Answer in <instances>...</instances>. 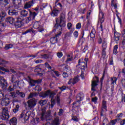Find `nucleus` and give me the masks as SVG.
Wrapping results in <instances>:
<instances>
[{
	"instance_id": "nucleus-1",
	"label": "nucleus",
	"mask_w": 125,
	"mask_h": 125,
	"mask_svg": "<svg viewBox=\"0 0 125 125\" xmlns=\"http://www.w3.org/2000/svg\"><path fill=\"white\" fill-rule=\"evenodd\" d=\"M0 119L2 121H7L9 119V114H8V109L7 107L2 108V114L0 115Z\"/></svg>"
},
{
	"instance_id": "nucleus-2",
	"label": "nucleus",
	"mask_w": 125,
	"mask_h": 125,
	"mask_svg": "<svg viewBox=\"0 0 125 125\" xmlns=\"http://www.w3.org/2000/svg\"><path fill=\"white\" fill-rule=\"evenodd\" d=\"M3 98H4V94L2 93V91L1 90H0V100H1V105L2 106H7V105H9L10 102H9V100H8V99H3Z\"/></svg>"
},
{
	"instance_id": "nucleus-3",
	"label": "nucleus",
	"mask_w": 125,
	"mask_h": 125,
	"mask_svg": "<svg viewBox=\"0 0 125 125\" xmlns=\"http://www.w3.org/2000/svg\"><path fill=\"white\" fill-rule=\"evenodd\" d=\"M56 102H57V106H60L61 105V104H60V97H59L58 95H57L56 100L53 99H51V104H50V108H53Z\"/></svg>"
},
{
	"instance_id": "nucleus-4",
	"label": "nucleus",
	"mask_w": 125,
	"mask_h": 125,
	"mask_svg": "<svg viewBox=\"0 0 125 125\" xmlns=\"http://www.w3.org/2000/svg\"><path fill=\"white\" fill-rule=\"evenodd\" d=\"M24 25L23 22V18L22 17H19L16 18V21L15 22V26L16 28H21Z\"/></svg>"
},
{
	"instance_id": "nucleus-5",
	"label": "nucleus",
	"mask_w": 125,
	"mask_h": 125,
	"mask_svg": "<svg viewBox=\"0 0 125 125\" xmlns=\"http://www.w3.org/2000/svg\"><path fill=\"white\" fill-rule=\"evenodd\" d=\"M98 83H99V78L97 76H95L93 78V81H92L91 84V90L93 91H95V87L98 85Z\"/></svg>"
},
{
	"instance_id": "nucleus-6",
	"label": "nucleus",
	"mask_w": 125,
	"mask_h": 125,
	"mask_svg": "<svg viewBox=\"0 0 125 125\" xmlns=\"http://www.w3.org/2000/svg\"><path fill=\"white\" fill-rule=\"evenodd\" d=\"M77 101L76 102H74L72 104L75 107H80V102L83 99V94L79 93L76 96ZM79 103V104H76L77 103Z\"/></svg>"
},
{
	"instance_id": "nucleus-7",
	"label": "nucleus",
	"mask_w": 125,
	"mask_h": 125,
	"mask_svg": "<svg viewBox=\"0 0 125 125\" xmlns=\"http://www.w3.org/2000/svg\"><path fill=\"white\" fill-rule=\"evenodd\" d=\"M38 102V100L32 98L29 100H28L27 102L28 104V106L30 109H32V108H34L36 105H37V103Z\"/></svg>"
},
{
	"instance_id": "nucleus-8",
	"label": "nucleus",
	"mask_w": 125,
	"mask_h": 125,
	"mask_svg": "<svg viewBox=\"0 0 125 125\" xmlns=\"http://www.w3.org/2000/svg\"><path fill=\"white\" fill-rule=\"evenodd\" d=\"M33 28L36 30H38L40 33L44 31L42 26L41 25V22L39 21H36L34 23Z\"/></svg>"
},
{
	"instance_id": "nucleus-9",
	"label": "nucleus",
	"mask_w": 125,
	"mask_h": 125,
	"mask_svg": "<svg viewBox=\"0 0 125 125\" xmlns=\"http://www.w3.org/2000/svg\"><path fill=\"white\" fill-rule=\"evenodd\" d=\"M16 78H17V76L16 75H12L11 77V82L14 83H17L18 86L19 87H21V86H23V83L19 81L16 80ZM22 84V85H21Z\"/></svg>"
},
{
	"instance_id": "nucleus-10",
	"label": "nucleus",
	"mask_w": 125,
	"mask_h": 125,
	"mask_svg": "<svg viewBox=\"0 0 125 125\" xmlns=\"http://www.w3.org/2000/svg\"><path fill=\"white\" fill-rule=\"evenodd\" d=\"M56 23L55 25V28L59 30V32L62 33V29L63 27H65V26H63V23H60V22H59V19L58 18L56 19Z\"/></svg>"
},
{
	"instance_id": "nucleus-11",
	"label": "nucleus",
	"mask_w": 125,
	"mask_h": 125,
	"mask_svg": "<svg viewBox=\"0 0 125 125\" xmlns=\"http://www.w3.org/2000/svg\"><path fill=\"white\" fill-rule=\"evenodd\" d=\"M59 23L62 24V26H66V16L63 13H62L60 15Z\"/></svg>"
},
{
	"instance_id": "nucleus-12",
	"label": "nucleus",
	"mask_w": 125,
	"mask_h": 125,
	"mask_svg": "<svg viewBox=\"0 0 125 125\" xmlns=\"http://www.w3.org/2000/svg\"><path fill=\"white\" fill-rule=\"evenodd\" d=\"M44 67V65L43 64L38 65L35 67L34 72H35V73H37V74H41V73L43 71Z\"/></svg>"
},
{
	"instance_id": "nucleus-13",
	"label": "nucleus",
	"mask_w": 125,
	"mask_h": 125,
	"mask_svg": "<svg viewBox=\"0 0 125 125\" xmlns=\"http://www.w3.org/2000/svg\"><path fill=\"white\" fill-rule=\"evenodd\" d=\"M12 2L16 8H19L22 5V0H12Z\"/></svg>"
},
{
	"instance_id": "nucleus-14",
	"label": "nucleus",
	"mask_w": 125,
	"mask_h": 125,
	"mask_svg": "<svg viewBox=\"0 0 125 125\" xmlns=\"http://www.w3.org/2000/svg\"><path fill=\"white\" fill-rule=\"evenodd\" d=\"M49 116H50V111H49L47 114H45V112H42L41 117V121L49 120Z\"/></svg>"
},
{
	"instance_id": "nucleus-15",
	"label": "nucleus",
	"mask_w": 125,
	"mask_h": 125,
	"mask_svg": "<svg viewBox=\"0 0 125 125\" xmlns=\"http://www.w3.org/2000/svg\"><path fill=\"white\" fill-rule=\"evenodd\" d=\"M8 14L10 16H17L18 15V12L14 9H10L8 11Z\"/></svg>"
},
{
	"instance_id": "nucleus-16",
	"label": "nucleus",
	"mask_w": 125,
	"mask_h": 125,
	"mask_svg": "<svg viewBox=\"0 0 125 125\" xmlns=\"http://www.w3.org/2000/svg\"><path fill=\"white\" fill-rule=\"evenodd\" d=\"M49 90H47L45 92H42L40 93V97H42V98H46V97H48L49 96Z\"/></svg>"
},
{
	"instance_id": "nucleus-17",
	"label": "nucleus",
	"mask_w": 125,
	"mask_h": 125,
	"mask_svg": "<svg viewBox=\"0 0 125 125\" xmlns=\"http://www.w3.org/2000/svg\"><path fill=\"white\" fill-rule=\"evenodd\" d=\"M16 97V94H15V92H11L8 94V97L7 98L8 100L9 101H13L14 100V98Z\"/></svg>"
},
{
	"instance_id": "nucleus-18",
	"label": "nucleus",
	"mask_w": 125,
	"mask_h": 125,
	"mask_svg": "<svg viewBox=\"0 0 125 125\" xmlns=\"http://www.w3.org/2000/svg\"><path fill=\"white\" fill-rule=\"evenodd\" d=\"M80 79H79V77H76L72 79L69 80L68 84H71V83L72 84H76V83H78Z\"/></svg>"
},
{
	"instance_id": "nucleus-19",
	"label": "nucleus",
	"mask_w": 125,
	"mask_h": 125,
	"mask_svg": "<svg viewBox=\"0 0 125 125\" xmlns=\"http://www.w3.org/2000/svg\"><path fill=\"white\" fill-rule=\"evenodd\" d=\"M9 124L10 125H17V118H16V117L12 118L10 120Z\"/></svg>"
},
{
	"instance_id": "nucleus-20",
	"label": "nucleus",
	"mask_w": 125,
	"mask_h": 125,
	"mask_svg": "<svg viewBox=\"0 0 125 125\" xmlns=\"http://www.w3.org/2000/svg\"><path fill=\"white\" fill-rule=\"evenodd\" d=\"M33 4H34V0H31V1L26 2V3L24 5V8H30V7L33 6Z\"/></svg>"
},
{
	"instance_id": "nucleus-21",
	"label": "nucleus",
	"mask_w": 125,
	"mask_h": 125,
	"mask_svg": "<svg viewBox=\"0 0 125 125\" xmlns=\"http://www.w3.org/2000/svg\"><path fill=\"white\" fill-rule=\"evenodd\" d=\"M27 82L30 86H35V85H36L35 80L31 79L30 77H28V80H27Z\"/></svg>"
},
{
	"instance_id": "nucleus-22",
	"label": "nucleus",
	"mask_w": 125,
	"mask_h": 125,
	"mask_svg": "<svg viewBox=\"0 0 125 125\" xmlns=\"http://www.w3.org/2000/svg\"><path fill=\"white\" fill-rule=\"evenodd\" d=\"M29 18H30L32 20H34L37 16V14L35 12H32L31 11H29Z\"/></svg>"
},
{
	"instance_id": "nucleus-23",
	"label": "nucleus",
	"mask_w": 125,
	"mask_h": 125,
	"mask_svg": "<svg viewBox=\"0 0 125 125\" xmlns=\"http://www.w3.org/2000/svg\"><path fill=\"white\" fill-rule=\"evenodd\" d=\"M28 14H29V11L26 10H22L21 11V15L22 16V17H27Z\"/></svg>"
},
{
	"instance_id": "nucleus-24",
	"label": "nucleus",
	"mask_w": 125,
	"mask_h": 125,
	"mask_svg": "<svg viewBox=\"0 0 125 125\" xmlns=\"http://www.w3.org/2000/svg\"><path fill=\"white\" fill-rule=\"evenodd\" d=\"M8 3V0H0V5L1 6H6Z\"/></svg>"
},
{
	"instance_id": "nucleus-25",
	"label": "nucleus",
	"mask_w": 125,
	"mask_h": 125,
	"mask_svg": "<svg viewBox=\"0 0 125 125\" xmlns=\"http://www.w3.org/2000/svg\"><path fill=\"white\" fill-rule=\"evenodd\" d=\"M5 21L7 22V23H9V24H13V22H14V18L9 17L6 19Z\"/></svg>"
},
{
	"instance_id": "nucleus-26",
	"label": "nucleus",
	"mask_w": 125,
	"mask_h": 125,
	"mask_svg": "<svg viewBox=\"0 0 125 125\" xmlns=\"http://www.w3.org/2000/svg\"><path fill=\"white\" fill-rule=\"evenodd\" d=\"M59 14V10H57V9H55L53 10L51 15V16H53V17H54V16H58Z\"/></svg>"
},
{
	"instance_id": "nucleus-27",
	"label": "nucleus",
	"mask_w": 125,
	"mask_h": 125,
	"mask_svg": "<svg viewBox=\"0 0 125 125\" xmlns=\"http://www.w3.org/2000/svg\"><path fill=\"white\" fill-rule=\"evenodd\" d=\"M6 16V13L2 12L0 14V22H2L4 20V17Z\"/></svg>"
},
{
	"instance_id": "nucleus-28",
	"label": "nucleus",
	"mask_w": 125,
	"mask_h": 125,
	"mask_svg": "<svg viewBox=\"0 0 125 125\" xmlns=\"http://www.w3.org/2000/svg\"><path fill=\"white\" fill-rule=\"evenodd\" d=\"M56 90L51 91V90H49V96L51 98V99H53L54 95H56Z\"/></svg>"
},
{
	"instance_id": "nucleus-29",
	"label": "nucleus",
	"mask_w": 125,
	"mask_h": 125,
	"mask_svg": "<svg viewBox=\"0 0 125 125\" xmlns=\"http://www.w3.org/2000/svg\"><path fill=\"white\" fill-rule=\"evenodd\" d=\"M16 93L18 95H19L20 97H21V98H24L25 96H26V94H25L24 92H20V90H17Z\"/></svg>"
},
{
	"instance_id": "nucleus-30",
	"label": "nucleus",
	"mask_w": 125,
	"mask_h": 125,
	"mask_svg": "<svg viewBox=\"0 0 125 125\" xmlns=\"http://www.w3.org/2000/svg\"><path fill=\"white\" fill-rule=\"evenodd\" d=\"M81 66V71L83 72V71H85V69H86V63L84 62H82L80 64Z\"/></svg>"
},
{
	"instance_id": "nucleus-31",
	"label": "nucleus",
	"mask_w": 125,
	"mask_h": 125,
	"mask_svg": "<svg viewBox=\"0 0 125 125\" xmlns=\"http://www.w3.org/2000/svg\"><path fill=\"white\" fill-rule=\"evenodd\" d=\"M53 125H60V123L59 122V117H56L53 121Z\"/></svg>"
},
{
	"instance_id": "nucleus-32",
	"label": "nucleus",
	"mask_w": 125,
	"mask_h": 125,
	"mask_svg": "<svg viewBox=\"0 0 125 125\" xmlns=\"http://www.w3.org/2000/svg\"><path fill=\"white\" fill-rule=\"evenodd\" d=\"M0 70H1L2 71H4V72H11V73H15V71H14V70L13 69H6L5 68H4V67H2V66H0Z\"/></svg>"
},
{
	"instance_id": "nucleus-33",
	"label": "nucleus",
	"mask_w": 125,
	"mask_h": 125,
	"mask_svg": "<svg viewBox=\"0 0 125 125\" xmlns=\"http://www.w3.org/2000/svg\"><path fill=\"white\" fill-rule=\"evenodd\" d=\"M85 9L86 8L83 7V5H81L79 7V11L81 12L83 14H84V12H85Z\"/></svg>"
},
{
	"instance_id": "nucleus-34",
	"label": "nucleus",
	"mask_w": 125,
	"mask_h": 125,
	"mask_svg": "<svg viewBox=\"0 0 125 125\" xmlns=\"http://www.w3.org/2000/svg\"><path fill=\"white\" fill-rule=\"evenodd\" d=\"M58 41V40L55 38V37H52L50 39V42L51 43H52V44H54L55 43H56Z\"/></svg>"
},
{
	"instance_id": "nucleus-35",
	"label": "nucleus",
	"mask_w": 125,
	"mask_h": 125,
	"mask_svg": "<svg viewBox=\"0 0 125 125\" xmlns=\"http://www.w3.org/2000/svg\"><path fill=\"white\" fill-rule=\"evenodd\" d=\"M0 86L2 89H5L7 87V83L6 81L0 83Z\"/></svg>"
},
{
	"instance_id": "nucleus-36",
	"label": "nucleus",
	"mask_w": 125,
	"mask_h": 125,
	"mask_svg": "<svg viewBox=\"0 0 125 125\" xmlns=\"http://www.w3.org/2000/svg\"><path fill=\"white\" fill-rule=\"evenodd\" d=\"M38 95H39V94H38V93H37L36 92L30 93L29 95L28 96V99H29V98H33L34 97H37V96H38Z\"/></svg>"
},
{
	"instance_id": "nucleus-37",
	"label": "nucleus",
	"mask_w": 125,
	"mask_h": 125,
	"mask_svg": "<svg viewBox=\"0 0 125 125\" xmlns=\"http://www.w3.org/2000/svg\"><path fill=\"white\" fill-rule=\"evenodd\" d=\"M111 84H115L117 83V81H118V78L116 77H111L110 78Z\"/></svg>"
},
{
	"instance_id": "nucleus-38",
	"label": "nucleus",
	"mask_w": 125,
	"mask_h": 125,
	"mask_svg": "<svg viewBox=\"0 0 125 125\" xmlns=\"http://www.w3.org/2000/svg\"><path fill=\"white\" fill-rule=\"evenodd\" d=\"M95 34H96V31H95L94 29L92 30L90 33V38L94 39V38H95Z\"/></svg>"
},
{
	"instance_id": "nucleus-39",
	"label": "nucleus",
	"mask_w": 125,
	"mask_h": 125,
	"mask_svg": "<svg viewBox=\"0 0 125 125\" xmlns=\"http://www.w3.org/2000/svg\"><path fill=\"white\" fill-rule=\"evenodd\" d=\"M39 103L41 106H43L47 103V101L46 100H41Z\"/></svg>"
},
{
	"instance_id": "nucleus-40",
	"label": "nucleus",
	"mask_w": 125,
	"mask_h": 125,
	"mask_svg": "<svg viewBox=\"0 0 125 125\" xmlns=\"http://www.w3.org/2000/svg\"><path fill=\"white\" fill-rule=\"evenodd\" d=\"M103 108L107 111V102L103 101L102 103Z\"/></svg>"
},
{
	"instance_id": "nucleus-41",
	"label": "nucleus",
	"mask_w": 125,
	"mask_h": 125,
	"mask_svg": "<svg viewBox=\"0 0 125 125\" xmlns=\"http://www.w3.org/2000/svg\"><path fill=\"white\" fill-rule=\"evenodd\" d=\"M13 47V44H8L5 45V46L4 47V49H5L6 50H7L9 49L10 48H12Z\"/></svg>"
},
{
	"instance_id": "nucleus-42",
	"label": "nucleus",
	"mask_w": 125,
	"mask_h": 125,
	"mask_svg": "<svg viewBox=\"0 0 125 125\" xmlns=\"http://www.w3.org/2000/svg\"><path fill=\"white\" fill-rule=\"evenodd\" d=\"M101 14L102 16L101 18L99 19V21L100 22L101 24H102L104 22L105 19H104V13H102Z\"/></svg>"
},
{
	"instance_id": "nucleus-43",
	"label": "nucleus",
	"mask_w": 125,
	"mask_h": 125,
	"mask_svg": "<svg viewBox=\"0 0 125 125\" xmlns=\"http://www.w3.org/2000/svg\"><path fill=\"white\" fill-rule=\"evenodd\" d=\"M119 121H121V119L120 118H117L116 119L112 120L111 121V124L112 125H116V124H117V122H119Z\"/></svg>"
},
{
	"instance_id": "nucleus-44",
	"label": "nucleus",
	"mask_w": 125,
	"mask_h": 125,
	"mask_svg": "<svg viewBox=\"0 0 125 125\" xmlns=\"http://www.w3.org/2000/svg\"><path fill=\"white\" fill-rule=\"evenodd\" d=\"M102 49H106L107 48V43L106 42V41L104 40L102 43Z\"/></svg>"
},
{
	"instance_id": "nucleus-45",
	"label": "nucleus",
	"mask_w": 125,
	"mask_h": 125,
	"mask_svg": "<svg viewBox=\"0 0 125 125\" xmlns=\"http://www.w3.org/2000/svg\"><path fill=\"white\" fill-rule=\"evenodd\" d=\"M119 47V45H116L114 46V49H113V53L114 54H117V53H118V48Z\"/></svg>"
},
{
	"instance_id": "nucleus-46",
	"label": "nucleus",
	"mask_w": 125,
	"mask_h": 125,
	"mask_svg": "<svg viewBox=\"0 0 125 125\" xmlns=\"http://www.w3.org/2000/svg\"><path fill=\"white\" fill-rule=\"evenodd\" d=\"M106 49H102V56L103 58L106 57Z\"/></svg>"
},
{
	"instance_id": "nucleus-47",
	"label": "nucleus",
	"mask_w": 125,
	"mask_h": 125,
	"mask_svg": "<svg viewBox=\"0 0 125 125\" xmlns=\"http://www.w3.org/2000/svg\"><path fill=\"white\" fill-rule=\"evenodd\" d=\"M118 35H119V33H114L115 41H118L120 40V36H118Z\"/></svg>"
},
{
	"instance_id": "nucleus-48",
	"label": "nucleus",
	"mask_w": 125,
	"mask_h": 125,
	"mask_svg": "<svg viewBox=\"0 0 125 125\" xmlns=\"http://www.w3.org/2000/svg\"><path fill=\"white\" fill-rule=\"evenodd\" d=\"M63 113H64V110L61 108L59 109V111L58 112V115L60 116V117H61L62 116H63Z\"/></svg>"
},
{
	"instance_id": "nucleus-49",
	"label": "nucleus",
	"mask_w": 125,
	"mask_h": 125,
	"mask_svg": "<svg viewBox=\"0 0 125 125\" xmlns=\"http://www.w3.org/2000/svg\"><path fill=\"white\" fill-rule=\"evenodd\" d=\"M39 122H40V118H37V119H33L32 123H33L34 125H38Z\"/></svg>"
},
{
	"instance_id": "nucleus-50",
	"label": "nucleus",
	"mask_w": 125,
	"mask_h": 125,
	"mask_svg": "<svg viewBox=\"0 0 125 125\" xmlns=\"http://www.w3.org/2000/svg\"><path fill=\"white\" fill-rule=\"evenodd\" d=\"M19 105L17 104L16 107L13 109V112L14 113H17V111L19 110Z\"/></svg>"
},
{
	"instance_id": "nucleus-51",
	"label": "nucleus",
	"mask_w": 125,
	"mask_h": 125,
	"mask_svg": "<svg viewBox=\"0 0 125 125\" xmlns=\"http://www.w3.org/2000/svg\"><path fill=\"white\" fill-rule=\"evenodd\" d=\"M114 1H115V0H111V6H113L115 9H117L118 6H117V4L114 3Z\"/></svg>"
},
{
	"instance_id": "nucleus-52",
	"label": "nucleus",
	"mask_w": 125,
	"mask_h": 125,
	"mask_svg": "<svg viewBox=\"0 0 125 125\" xmlns=\"http://www.w3.org/2000/svg\"><path fill=\"white\" fill-rule=\"evenodd\" d=\"M91 100L92 102H94L95 104H96V103H97V100H98V98H97V97H95L94 98H92Z\"/></svg>"
},
{
	"instance_id": "nucleus-53",
	"label": "nucleus",
	"mask_w": 125,
	"mask_h": 125,
	"mask_svg": "<svg viewBox=\"0 0 125 125\" xmlns=\"http://www.w3.org/2000/svg\"><path fill=\"white\" fill-rule=\"evenodd\" d=\"M27 114H28V112H27L25 114V116L24 117V122H27V121H28V120H29V118H30V115H27Z\"/></svg>"
},
{
	"instance_id": "nucleus-54",
	"label": "nucleus",
	"mask_w": 125,
	"mask_h": 125,
	"mask_svg": "<svg viewBox=\"0 0 125 125\" xmlns=\"http://www.w3.org/2000/svg\"><path fill=\"white\" fill-rule=\"evenodd\" d=\"M61 34H62V32H59V33H57V34H56L55 38L57 39L58 41V39H59L60 37H61Z\"/></svg>"
},
{
	"instance_id": "nucleus-55",
	"label": "nucleus",
	"mask_w": 125,
	"mask_h": 125,
	"mask_svg": "<svg viewBox=\"0 0 125 125\" xmlns=\"http://www.w3.org/2000/svg\"><path fill=\"white\" fill-rule=\"evenodd\" d=\"M44 65L46 68H47L48 70H51V66L48 64V62H45L44 63Z\"/></svg>"
},
{
	"instance_id": "nucleus-56",
	"label": "nucleus",
	"mask_w": 125,
	"mask_h": 125,
	"mask_svg": "<svg viewBox=\"0 0 125 125\" xmlns=\"http://www.w3.org/2000/svg\"><path fill=\"white\" fill-rule=\"evenodd\" d=\"M6 81H5V79H4V78L3 76H0V83H4Z\"/></svg>"
},
{
	"instance_id": "nucleus-57",
	"label": "nucleus",
	"mask_w": 125,
	"mask_h": 125,
	"mask_svg": "<svg viewBox=\"0 0 125 125\" xmlns=\"http://www.w3.org/2000/svg\"><path fill=\"white\" fill-rule=\"evenodd\" d=\"M35 90H37V91H42V87L40 85L36 86Z\"/></svg>"
},
{
	"instance_id": "nucleus-58",
	"label": "nucleus",
	"mask_w": 125,
	"mask_h": 125,
	"mask_svg": "<svg viewBox=\"0 0 125 125\" xmlns=\"http://www.w3.org/2000/svg\"><path fill=\"white\" fill-rule=\"evenodd\" d=\"M41 56L44 59H48L49 58V56L47 54L41 55Z\"/></svg>"
},
{
	"instance_id": "nucleus-59",
	"label": "nucleus",
	"mask_w": 125,
	"mask_h": 125,
	"mask_svg": "<svg viewBox=\"0 0 125 125\" xmlns=\"http://www.w3.org/2000/svg\"><path fill=\"white\" fill-rule=\"evenodd\" d=\"M33 20L31 18H29V17H28L26 20H25V23H30L31 21Z\"/></svg>"
},
{
	"instance_id": "nucleus-60",
	"label": "nucleus",
	"mask_w": 125,
	"mask_h": 125,
	"mask_svg": "<svg viewBox=\"0 0 125 125\" xmlns=\"http://www.w3.org/2000/svg\"><path fill=\"white\" fill-rule=\"evenodd\" d=\"M121 83L122 84V86H123V87H125V78L122 79L121 81Z\"/></svg>"
},
{
	"instance_id": "nucleus-61",
	"label": "nucleus",
	"mask_w": 125,
	"mask_h": 125,
	"mask_svg": "<svg viewBox=\"0 0 125 125\" xmlns=\"http://www.w3.org/2000/svg\"><path fill=\"white\" fill-rule=\"evenodd\" d=\"M59 88L61 89V91H64V90H66L67 87L66 86H62V87H59Z\"/></svg>"
},
{
	"instance_id": "nucleus-62",
	"label": "nucleus",
	"mask_w": 125,
	"mask_h": 125,
	"mask_svg": "<svg viewBox=\"0 0 125 125\" xmlns=\"http://www.w3.org/2000/svg\"><path fill=\"white\" fill-rule=\"evenodd\" d=\"M108 119L107 118H105L103 121V125H107V124H108Z\"/></svg>"
},
{
	"instance_id": "nucleus-63",
	"label": "nucleus",
	"mask_w": 125,
	"mask_h": 125,
	"mask_svg": "<svg viewBox=\"0 0 125 125\" xmlns=\"http://www.w3.org/2000/svg\"><path fill=\"white\" fill-rule=\"evenodd\" d=\"M42 79H38L37 80H34V82L35 83V84L36 83H37L38 84L41 83H42Z\"/></svg>"
},
{
	"instance_id": "nucleus-64",
	"label": "nucleus",
	"mask_w": 125,
	"mask_h": 125,
	"mask_svg": "<svg viewBox=\"0 0 125 125\" xmlns=\"http://www.w3.org/2000/svg\"><path fill=\"white\" fill-rule=\"evenodd\" d=\"M15 88L14 87H12V86H9V88L8 89V91H13L14 90Z\"/></svg>"
}]
</instances>
